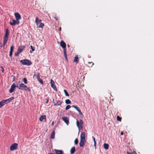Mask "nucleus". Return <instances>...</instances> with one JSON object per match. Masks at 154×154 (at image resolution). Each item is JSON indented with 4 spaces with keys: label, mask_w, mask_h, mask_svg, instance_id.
<instances>
[{
    "label": "nucleus",
    "mask_w": 154,
    "mask_h": 154,
    "mask_svg": "<svg viewBox=\"0 0 154 154\" xmlns=\"http://www.w3.org/2000/svg\"><path fill=\"white\" fill-rule=\"evenodd\" d=\"M71 107V106L70 105H68L66 107V110H67L69 109H70Z\"/></svg>",
    "instance_id": "e433bc0d"
},
{
    "label": "nucleus",
    "mask_w": 154,
    "mask_h": 154,
    "mask_svg": "<svg viewBox=\"0 0 154 154\" xmlns=\"http://www.w3.org/2000/svg\"><path fill=\"white\" fill-rule=\"evenodd\" d=\"M8 40H7V39H3V47H4L6 43L7 42Z\"/></svg>",
    "instance_id": "bb28decb"
},
{
    "label": "nucleus",
    "mask_w": 154,
    "mask_h": 154,
    "mask_svg": "<svg viewBox=\"0 0 154 154\" xmlns=\"http://www.w3.org/2000/svg\"><path fill=\"white\" fill-rule=\"evenodd\" d=\"M14 15L16 20L19 21V20L21 19V18L20 14L18 12H16L14 14Z\"/></svg>",
    "instance_id": "9b49d317"
},
{
    "label": "nucleus",
    "mask_w": 154,
    "mask_h": 154,
    "mask_svg": "<svg viewBox=\"0 0 154 154\" xmlns=\"http://www.w3.org/2000/svg\"><path fill=\"white\" fill-rule=\"evenodd\" d=\"M68 47H69V45H68Z\"/></svg>",
    "instance_id": "603ef678"
},
{
    "label": "nucleus",
    "mask_w": 154,
    "mask_h": 154,
    "mask_svg": "<svg viewBox=\"0 0 154 154\" xmlns=\"http://www.w3.org/2000/svg\"><path fill=\"white\" fill-rule=\"evenodd\" d=\"M85 142V140H80V146L81 147H82L84 146Z\"/></svg>",
    "instance_id": "6ab92c4d"
},
{
    "label": "nucleus",
    "mask_w": 154,
    "mask_h": 154,
    "mask_svg": "<svg viewBox=\"0 0 154 154\" xmlns=\"http://www.w3.org/2000/svg\"><path fill=\"white\" fill-rule=\"evenodd\" d=\"M17 87L20 90L28 91L29 92L30 91L29 88L20 81H19L17 84Z\"/></svg>",
    "instance_id": "f257e3e1"
},
{
    "label": "nucleus",
    "mask_w": 154,
    "mask_h": 154,
    "mask_svg": "<svg viewBox=\"0 0 154 154\" xmlns=\"http://www.w3.org/2000/svg\"><path fill=\"white\" fill-rule=\"evenodd\" d=\"M72 107L73 108H75L79 112V114L80 115H83L82 113L81 112L80 109L77 106L73 105L72 106Z\"/></svg>",
    "instance_id": "2eb2a0df"
},
{
    "label": "nucleus",
    "mask_w": 154,
    "mask_h": 154,
    "mask_svg": "<svg viewBox=\"0 0 154 154\" xmlns=\"http://www.w3.org/2000/svg\"><path fill=\"white\" fill-rule=\"evenodd\" d=\"M20 23V21H18V20L17 21L16 20H15L14 19L12 20L11 21H10L9 23L12 26H14L16 24H19Z\"/></svg>",
    "instance_id": "39448f33"
},
{
    "label": "nucleus",
    "mask_w": 154,
    "mask_h": 154,
    "mask_svg": "<svg viewBox=\"0 0 154 154\" xmlns=\"http://www.w3.org/2000/svg\"><path fill=\"white\" fill-rule=\"evenodd\" d=\"M8 35H9L8 30V29H7L6 30L5 34L3 39H7V40H8Z\"/></svg>",
    "instance_id": "ddd939ff"
},
{
    "label": "nucleus",
    "mask_w": 154,
    "mask_h": 154,
    "mask_svg": "<svg viewBox=\"0 0 154 154\" xmlns=\"http://www.w3.org/2000/svg\"><path fill=\"white\" fill-rule=\"evenodd\" d=\"M46 116L45 115L41 116L39 118V120L42 121L43 119H46Z\"/></svg>",
    "instance_id": "4be33fe9"
},
{
    "label": "nucleus",
    "mask_w": 154,
    "mask_h": 154,
    "mask_svg": "<svg viewBox=\"0 0 154 154\" xmlns=\"http://www.w3.org/2000/svg\"><path fill=\"white\" fill-rule=\"evenodd\" d=\"M64 92L65 93V95L67 96H69V94H68V92H67L64 89Z\"/></svg>",
    "instance_id": "2f4dec72"
},
{
    "label": "nucleus",
    "mask_w": 154,
    "mask_h": 154,
    "mask_svg": "<svg viewBox=\"0 0 154 154\" xmlns=\"http://www.w3.org/2000/svg\"><path fill=\"white\" fill-rule=\"evenodd\" d=\"M78 140L77 138H76L75 139L74 141V143L75 145H77L78 144Z\"/></svg>",
    "instance_id": "f704fd0d"
},
{
    "label": "nucleus",
    "mask_w": 154,
    "mask_h": 154,
    "mask_svg": "<svg viewBox=\"0 0 154 154\" xmlns=\"http://www.w3.org/2000/svg\"><path fill=\"white\" fill-rule=\"evenodd\" d=\"M14 48V46L13 45H12L10 48V51L9 53V56L10 57H11L12 55V52L13 51V49Z\"/></svg>",
    "instance_id": "a211bd4d"
},
{
    "label": "nucleus",
    "mask_w": 154,
    "mask_h": 154,
    "mask_svg": "<svg viewBox=\"0 0 154 154\" xmlns=\"http://www.w3.org/2000/svg\"><path fill=\"white\" fill-rule=\"evenodd\" d=\"M92 138H93L94 141H95V138L94 137H92Z\"/></svg>",
    "instance_id": "49530a36"
},
{
    "label": "nucleus",
    "mask_w": 154,
    "mask_h": 154,
    "mask_svg": "<svg viewBox=\"0 0 154 154\" xmlns=\"http://www.w3.org/2000/svg\"><path fill=\"white\" fill-rule=\"evenodd\" d=\"M5 105L3 100L0 102V108Z\"/></svg>",
    "instance_id": "c85d7f7f"
},
{
    "label": "nucleus",
    "mask_w": 154,
    "mask_h": 154,
    "mask_svg": "<svg viewBox=\"0 0 154 154\" xmlns=\"http://www.w3.org/2000/svg\"><path fill=\"white\" fill-rule=\"evenodd\" d=\"M54 122H52V123L51 125H54Z\"/></svg>",
    "instance_id": "09e8293b"
},
{
    "label": "nucleus",
    "mask_w": 154,
    "mask_h": 154,
    "mask_svg": "<svg viewBox=\"0 0 154 154\" xmlns=\"http://www.w3.org/2000/svg\"><path fill=\"white\" fill-rule=\"evenodd\" d=\"M62 119L67 125H69V118L66 117H62Z\"/></svg>",
    "instance_id": "f8f14e48"
},
{
    "label": "nucleus",
    "mask_w": 154,
    "mask_h": 154,
    "mask_svg": "<svg viewBox=\"0 0 154 154\" xmlns=\"http://www.w3.org/2000/svg\"><path fill=\"white\" fill-rule=\"evenodd\" d=\"M54 18H55V20H59V17H57L56 15H55L54 16Z\"/></svg>",
    "instance_id": "58836bf2"
},
{
    "label": "nucleus",
    "mask_w": 154,
    "mask_h": 154,
    "mask_svg": "<svg viewBox=\"0 0 154 154\" xmlns=\"http://www.w3.org/2000/svg\"><path fill=\"white\" fill-rule=\"evenodd\" d=\"M83 122L81 119H80L79 121L78 120L76 121V125L79 129H82L83 128Z\"/></svg>",
    "instance_id": "20e7f679"
},
{
    "label": "nucleus",
    "mask_w": 154,
    "mask_h": 154,
    "mask_svg": "<svg viewBox=\"0 0 154 154\" xmlns=\"http://www.w3.org/2000/svg\"><path fill=\"white\" fill-rule=\"evenodd\" d=\"M109 146V145L108 144L105 143L103 144L104 147L106 149H108Z\"/></svg>",
    "instance_id": "a878e982"
},
{
    "label": "nucleus",
    "mask_w": 154,
    "mask_h": 154,
    "mask_svg": "<svg viewBox=\"0 0 154 154\" xmlns=\"http://www.w3.org/2000/svg\"><path fill=\"white\" fill-rule=\"evenodd\" d=\"M1 68H2V72L3 73L4 72V69L2 67V66L1 67Z\"/></svg>",
    "instance_id": "79ce46f5"
},
{
    "label": "nucleus",
    "mask_w": 154,
    "mask_h": 154,
    "mask_svg": "<svg viewBox=\"0 0 154 154\" xmlns=\"http://www.w3.org/2000/svg\"><path fill=\"white\" fill-rule=\"evenodd\" d=\"M55 136V131H53L51 133V139H54V138Z\"/></svg>",
    "instance_id": "393cba45"
},
{
    "label": "nucleus",
    "mask_w": 154,
    "mask_h": 154,
    "mask_svg": "<svg viewBox=\"0 0 154 154\" xmlns=\"http://www.w3.org/2000/svg\"><path fill=\"white\" fill-rule=\"evenodd\" d=\"M121 119H122L119 116H117V120H118V121H121Z\"/></svg>",
    "instance_id": "473e14b6"
},
{
    "label": "nucleus",
    "mask_w": 154,
    "mask_h": 154,
    "mask_svg": "<svg viewBox=\"0 0 154 154\" xmlns=\"http://www.w3.org/2000/svg\"><path fill=\"white\" fill-rule=\"evenodd\" d=\"M18 146V144L17 143H14L10 147V149L11 150H14L17 149Z\"/></svg>",
    "instance_id": "423d86ee"
},
{
    "label": "nucleus",
    "mask_w": 154,
    "mask_h": 154,
    "mask_svg": "<svg viewBox=\"0 0 154 154\" xmlns=\"http://www.w3.org/2000/svg\"><path fill=\"white\" fill-rule=\"evenodd\" d=\"M56 154H63V151L62 150H58L57 149H54Z\"/></svg>",
    "instance_id": "412c9836"
},
{
    "label": "nucleus",
    "mask_w": 154,
    "mask_h": 154,
    "mask_svg": "<svg viewBox=\"0 0 154 154\" xmlns=\"http://www.w3.org/2000/svg\"><path fill=\"white\" fill-rule=\"evenodd\" d=\"M25 46L24 45H20L18 48L17 51L21 53L25 48Z\"/></svg>",
    "instance_id": "4468645a"
},
{
    "label": "nucleus",
    "mask_w": 154,
    "mask_h": 154,
    "mask_svg": "<svg viewBox=\"0 0 154 154\" xmlns=\"http://www.w3.org/2000/svg\"><path fill=\"white\" fill-rule=\"evenodd\" d=\"M94 142V145L95 146H96V143L95 141Z\"/></svg>",
    "instance_id": "de8ad7c7"
},
{
    "label": "nucleus",
    "mask_w": 154,
    "mask_h": 154,
    "mask_svg": "<svg viewBox=\"0 0 154 154\" xmlns=\"http://www.w3.org/2000/svg\"><path fill=\"white\" fill-rule=\"evenodd\" d=\"M14 98V97H11L8 99L3 100V101L5 105V104H6L12 100Z\"/></svg>",
    "instance_id": "1a4fd4ad"
},
{
    "label": "nucleus",
    "mask_w": 154,
    "mask_h": 154,
    "mask_svg": "<svg viewBox=\"0 0 154 154\" xmlns=\"http://www.w3.org/2000/svg\"><path fill=\"white\" fill-rule=\"evenodd\" d=\"M71 101L69 99H67L65 100V103L66 104H69L71 103Z\"/></svg>",
    "instance_id": "cd10ccee"
},
{
    "label": "nucleus",
    "mask_w": 154,
    "mask_h": 154,
    "mask_svg": "<svg viewBox=\"0 0 154 154\" xmlns=\"http://www.w3.org/2000/svg\"><path fill=\"white\" fill-rule=\"evenodd\" d=\"M56 103H55L54 102V106L60 105L62 102V101L61 100H56Z\"/></svg>",
    "instance_id": "f3484780"
},
{
    "label": "nucleus",
    "mask_w": 154,
    "mask_h": 154,
    "mask_svg": "<svg viewBox=\"0 0 154 154\" xmlns=\"http://www.w3.org/2000/svg\"><path fill=\"white\" fill-rule=\"evenodd\" d=\"M30 48L31 49L32 51H35V47H33L31 45L30 46Z\"/></svg>",
    "instance_id": "ea45409f"
},
{
    "label": "nucleus",
    "mask_w": 154,
    "mask_h": 154,
    "mask_svg": "<svg viewBox=\"0 0 154 154\" xmlns=\"http://www.w3.org/2000/svg\"><path fill=\"white\" fill-rule=\"evenodd\" d=\"M85 132H83L82 133L81 135L80 140H85Z\"/></svg>",
    "instance_id": "dca6fc26"
},
{
    "label": "nucleus",
    "mask_w": 154,
    "mask_h": 154,
    "mask_svg": "<svg viewBox=\"0 0 154 154\" xmlns=\"http://www.w3.org/2000/svg\"><path fill=\"white\" fill-rule=\"evenodd\" d=\"M36 78H37V79H39V78H40V74L38 72L37 73V75H36Z\"/></svg>",
    "instance_id": "4c0bfd02"
},
{
    "label": "nucleus",
    "mask_w": 154,
    "mask_h": 154,
    "mask_svg": "<svg viewBox=\"0 0 154 154\" xmlns=\"http://www.w3.org/2000/svg\"><path fill=\"white\" fill-rule=\"evenodd\" d=\"M16 87H17V85H16L14 83L13 84L11 87L10 88L9 90V92L10 93H12L14 91Z\"/></svg>",
    "instance_id": "9d476101"
},
{
    "label": "nucleus",
    "mask_w": 154,
    "mask_h": 154,
    "mask_svg": "<svg viewBox=\"0 0 154 154\" xmlns=\"http://www.w3.org/2000/svg\"><path fill=\"white\" fill-rule=\"evenodd\" d=\"M41 21L42 20H38V17H36L35 23L37 25H38L39 23H40Z\"/></svg>",
    "instance_id": "aec40b11"
},
{
    "label": "nucleus",
    "mask_w": 154,
    "mask_h": 154,
    "mask_svg": "<svg viewBox=\"0 0 154 154\" xmlns=\"http://www.w3.org/2000/svg\"><path fill=\"white\" fill-rule=\"evenodd\" d=\"M14 98V97H11L8 99L3 100V101L5 105V104H6L12 100Z\"/></svg>",
    "instance_id": "6e6552de"
},
{
    "label": "nucleus",
    "mask_w": 154,
    "mask_h": 154,
    "mask_svg": "<svg viewBox=\"0 0 154 154\" xmlns=\"http://www.w3.org/2000/svg\"><path fill=\"white\" fill-rule=\"evenodd\" d=\"M60 45L63 48L64 55L66 59L67 60V57L66 53V44L63 41H61L60 42Z\"/></svg>",
    "instance_id": "f03ea898"
},
{
    "label": "nucleus",
    "mask_w": 154,
    "mask_h": 154,
    "mask_svg": "<svg viewBox=\"0 0 154 154\" xmlns=\"http://www.w3.org/2000/svg\"><path fill=\"white\" fill-rule=\"evenodd\" d=\"M75 147L74 146L72 147L70 149V152L71 154H73L75 151Z\"/></svg>",
    "instance_id": "b1692460"
},
{
    "label": "nucleus",
    "mask_w": 154,
    "mask_h": 154,
    "mask_svg": "<svg viewBox=\"0 0 154 154\" xmlns=\"http://www.w3.org/2000/svg\"><path fill=\"white\" fill-rule=\"evenodd\" d=\"M20 62L23 65H26L28 66L31 65L32 63L31 61L26 59L21 60Z\"/></svg>",
    "instance_id": "7ed1b4c3"
},
{
    "label": "nucleus",
    "mask_w": 154,
    "mask_h": 154,
    "mask_svg": "<svg viewBox=\"0 0 154 154\" xmlns=\"http://www.w3.org/2000/svg\"><path fill=\"white\" fill-rule=\"evenodd\" d=\"M89 63H90L91 64V66L94 65V63L92 62H91L90 63L89 62Z\"/></svg>",
    "instance_id": "37998d69"
},
{
    "label": "nucleus",
    "mask_w": 154,
    "mask_h": 154,
    "mask_svg": "<svg viewBox=\"0 0 154 154\" xmlns=\"http://www.w3.org/2000/svg\"><path fill=\"white\" fill-rule=\"evenodd\" d=\"M59 29H60V31H61V28H60Z\"/></svg>",
    "instance_id": "3c124183"
},
{
    "label": "nucleus",
    "mask_w": 154,
    "mask_h": 154,
    "mask_svg": "<svg viewBox=\"0 0 154 154\" xmlns=\"http://www.w3.org/2000/svg\"><path fill=\"white\" fill-rule=\"evenodd\" d=\"M120 134H121V135H123V132H122H122H121V133Z\"/></svg>",
    "instance_id": "a18cd8bd"
},
{
    "label": "nucleus",
    "mask_w": 154,
    "mask_h": 154,
    "mask_svg": "<svg viewBox=\"0 0 154 154\" xmlns=\"http://www.w3.org/2000/svg\"><path fill=\"white\" fill-rule=\"evenodd\" d=\"M50 83L51 87L55 90L57 91V88L55 85L54 81L52 79H51Z\"/></svg>",
    "instance_id": "0eeeda50"
},
{
    "label": "nucleus",
    "mask_w": 154,
    "mask_h": 154,
    "mask_svg": "<svg viewBox=\"0 0 154 154\" xmlns=\"http://www.w3.org/2000/svg\"><path fill=\"white\" fill-rule=\"evenodd\" d=\"M38 81L42 84H43V82L42 80L40 78L37 79Z\"/></svg>",
    "instance_id": "7c9ffc66"
},
{
    "label": "nucleus",
    "mask_w": 154,
    "mask_h": 154,
    "mask_svg": "<svg viewBox=\"0 0 154 154\" xmlns=\"http://www.w3.org/2000/svg\"><path fill=\"white\" fill-rule=\"evenodd\" d=\"M44 26V24L43 23H41L38 26L39 27L42 28Z\"/></svg>",
    "instance_id": "72a5a7b5"
},
{
    "label": "nucleus",
    "mask_w": 154,
    "mask_h": 154,
    "mask_svg": "<svg viewBox=\"0 0 154 154\" xmlns=\"http://www.w3.org/2000/svg\"><path fill=\"white\" fill-rule=\"evenodd\" d=\"M23 81L25 84H26L27 83V79L25 78H23Z\"/></svg>",
    "instance_id": "c756f323"
},
{
    "label": "nucleus",
    "mask_w": 154,
    "mask_h": 154,
    "mask_svg": "<svg viewBox=\"0 0 154 154\" xmlns=\"http://www.w3.org/2000/svg\"><path fill=\"white\" fill-rule=\"evenodd\" d=\"M127 153H128V154H134V153H135V154H136L135 151L133 152H132V153L131 152L128 153V152H127Z\"/></svg>",
    "instance_id": "a19ab883"
},
{
    "label": "nucleus",
    "mask_w": 154,
    "mask_h": 154,
    "mask_svg": "<svg viewBox=\"0 0 154 154\" xmlns=\"http://www.w3.org/2000/svg\"><path fill=\"white\" fill-rule=\"evenodd\" d=\"M48 154H53L52 153H48Z\"/></svg>",
    "instance_id": "8fccbe9b"
},
{
    "label": "nucleus",
    "mask_w": 154,
    "mask_h": 154,
    "mask_svg": "<svg viewBox=\"0 0 154 154\" xmlns=\"http://www.w3.org/2000/svg\"><path fill=\"white\" fill-rule=\"evenodd\" d=\"M79 60V58L78 57V56L76 55L74 60L73 62H76L77 63H78Z\"/></svg>",
    "instance_id": "5701e85b"
},
{
    "label": "nucleus",
    "mask_w": 154,
    "mask_h": 154,
    "mask_svg": "<svg viewBox=\"0 0 154 154\" xmlns=\"http://www.w3.org/2000/svg\"><path fill=\"white\" fill-rule=\"evenodd\" d=\"M20 53L18 51H17L15 53V56L18 57Z\"/></svg>",
    "instance_id": "c9c22d12"
},
{
    "label": "nucleus",
    "mask_w": 154,
    "mask_h": 154,
    "mask_svg": "<svg viewBox=\"0 0 154 154\" xmlns=\"http://www.w3.org/2000/svg\"><path fill=\"white\" fill-rule=\"evenodd\" d=\"M48 101H49L48 99L46 101V103H48Z\"/></svg>",
    "instance_id": "c03bdc74"
}]
</instances>
